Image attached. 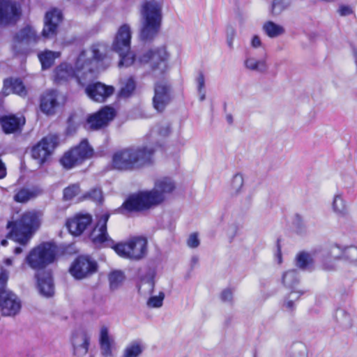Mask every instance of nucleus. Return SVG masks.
Wrapping results in <instances>:
<instances>
[{"label": "nucleus", "instance_id": "obj_54", "mask_svg": "<svg viewBox=\"0 0 357 357\" xmlns=\"http://www.w3.org/2000/svg\"><path fill=\"white\" fill-rule=\"evenodd\" d=\"M286 306L288 309L291 310H293L294 308V301H289L287 302L286 303Z\"/></svg>", "mask_w": 357, "mask_h": 357}, {"label": "nucleus", "instance_id": "obj_49", "mask_svg": "<svg viewBox=\"0 0 357 357\" xmlns=\"http://www.w3.org/2000/svg\"><path fill=\"white\" fill-rule=\"evenodd\" d=\"M171 132V128L169 125L160 127L158 130V133L161 136H167Z\"/></svg>", "mask_w": 357, "mask_h": 357}, {"label": "nucleus", "instance_id": "obj_53", "mask_svg": "<svg viewBox=\"0 0 357 357\" xmlns=\"http://www.w3.org/2000/svg\"><path fill=\"white\" fill-rule=\"evenodd\" d=\"M237 179L239 180L241 185H243V176H242V175L241 174H236L234 175V180L235 181V180H237Z\"/></svg>", "mask_w": 357, "mask_h": 357}, {"label": "nucleus", "instance_id": "obj_32", "mask_svg": "<svg viewBox=\"0 0 357 357\" xmlns=\"http://www.w3.org/2000/svg\"><path fill=\"white\" fill-rule=\"evenodd\" d=\"M334 247L340 250V254L337 257V259H343L349 261L355 265H357V246L349 245L344 248H340L337 245H335Z\"/></svg>", "mask_w": 357, "mask_h": 357}, {"label": "nucleus", "instance_id": "obj_29", "mask_svg": "<svg viewBox=\"0 0 357 357\" xmlns=\"http://www.w3.org/2000/svg\"><path fill=\"white\" fill-rule=\"evenodd\" d=\"M14 39L18 43H36L39 36L32 26L27 25L15 33Z\"/></svg>", "mask_w": 357, "mask_h": 357}, {"label": "nucleus", "instance_id": "obj_58", "mask_svg": "<svg viewBox=\"0 0 357 357\" xmlns=\"http://www.w3.org/2000/svg\"><path fill=\"white\" fill-rule=\"evenodd\" d=\"M72 119H73V116H71L68 119V123H70L72 121Z\"/></svg>", "mask_w": 357, "mask_h": 357}, {"label": "nucleus", "instance_id": "obj_15", "mask_svg": "<svg viewBox=\"0 0 357 357\" xmlns=\"http://www.w3.org/2000/svg\"><path fill=\"white\" fill-rule=\"evenodd\" d=\"M93 216L89 213L78 212L66 218L65 226L73 236H81L91 226Z\"/></svg>", "mask_w": 357, "mask_h": 357}, {"label": "nucleus", "instance_id": "obj_60", "mask_svg": "<svg viewBox=\"0 0 357 357\" xmlns=\"http://www.w3.org/2000/svg\"><path fill=\"white\" fill-rule=\"evenodd\" d=\"M228 119H229V121L230 122H231V116H229Z\"/></svg>", "mask_w": 357, "mask_h": 357}, {"label": "nucleus", "instance_id": "obj_21", "mask_svg": "<svg viewBox=\"0 0 357 357\" xmlns=\"http://www.w3.org/2000/svg\"><path fill=\"white\" fill-rule=\"evenodd\" d=\"M63 15L60 10L52 8L45 13L42 35L45 38H52L57 35L59 23L62 22Z\"/></svg>", "mask_w": 357, "mask_h": 357}, {"label": "nucleus", "instance_id": "obj_28", "mask_svg": "<svg viewBox=\"0 0 357 357\" xmlns=\"http://www.w3.org/2000/svg\"><path fill=\"white\" fill-rule=\"evenodd\" d=\"M3 88L7 90L10 89L13 93L17 94L21 97H25L27 95V89L23 82L20 78H7L3 81Z\"/></svg>", "mask_w": 357, "mask_h": 357}, {"label": "nucleus", "instance_id": "obj_43", "mask_svg": "<svg viewBox=\"0 0 357 357\" xmlns=\"http://www.w3.org/2000/svg\"><path fill=\"white\" fill-rule=\"evenodd\" d=\"M285 8L283 0H273L271 7V13L273 15L280 13Z\"/></svg>", "mask_w": 357, "mask_h": 357}, {"label": "nucleus", "instance_id": "obj_47", "mask_svg": "<svg viewBox=\"0 0 357 357\" xmlns=\"http://www.w3.org/2000/svg\"><path fill=\"white\" fill-rule=\"evenodd\" d=\"M221 300L224 302L225 301H231L233 298V294L231 289H224L220 295Z\"/></svg>", "mask_w": 357, "mask_h": 357}, {"label": "nucleus", "instance_id": "obj_4", "mask_svg": "<svg viewBox=\"0 0 357 357\" xmlns=\"http://www.w3.org/2000/svg\"><path fill=\"white\" fill-rule=\"evenodd\" d=\"M56 258V246L50 242H43L29 251L25 261L31 268L38 271L54 263Z\"/></svg>", "mask_w": 357, "mask_h": 357}, {"label": "nucleus", "instance_id": "obj_14", "mask_svg": "<svg viewBox=\"0 0 357 357\" xmlns=\"http://www.w3.org/2000/svg\"><path fill=\"white\" fill-rule=\"evenodd\" d=\"M116 114L117 112L114 107L111 105H105L97 112L89 114L86 122L91 130H100L107 127L114 119Z\"/></svg>", "mask_w": 357, "mask_h": 357}, {"label": "nucleus", "instance_id": "obj_41", "mask_svg": "<svg viewBox=\"0 0 357 357\" xmlns=\"http://www.w3.org/2000/svg\"><path fill=\"white\" fill-rule=\"evenodd\" d=\"M164 298V293L160 292L158 296H151L149 298L147 305L149 307H160L162 305Z\"/></svg>", "mask_w": 357, "mask_h": 357}, {"label": "nucleus", "instance_id": "obj_23", "mask_svg": "<svg viewBox=\"0 0 357 357\" xmlns=\"http://www.w3.org/2000/svg\"><path fill=\"white\" fill-rule=\"evenodd\" d=\"M78 69H75L71 64L67 63H60L54 70V81L59 84L75 79L80 82Z\"/></svg>", "mask_w": 357, "mask_h": 357}, {"label": "nucleus", "instance_id": "obj_57", "mask_svg": "<svg viewBox=\"0 0 357 357\" xmlns=\"http://www.w3.org/2000/svg\"><path fill=\"white\" fill-rule=\"evenodd\" d=\"M1 244L3 245V246H6L8 245V241L6 239H3L1 241Z\"/></svg>", "mask_w": 357, "mask_h": 357}, {"label": "nucleus", "instance_id": "obj_8", "mask_svg": "<svg viewBox=\"0 0 357 357\" xmlns=\"http://www.w3.org/2000/svg\"><path fill=\"white\" fill-rule=\"evenodd\" d=\"M94 151L86 139H83L76 146L66 151L60 159V162L66 169H71L81 165L93 157Z\"/></svg>", "mask_w": 357, "mask_h": 357}, {"label": "nucleus", "instance_id": "obj_25", "mask_svg": "<svg viewBox=\"0 0 357 357\" xmlns=\"http://www.w3.org/2000/svg\"><path fill=\"white\" fill-rule=\"evenodd\" d=\"M176 188L175 183L169 177L165 176L157 179L154 183L153 190L148 192H153L162 199L161 204L165 200L166 195L172 193Z\"/></svg>", "mask_w": 357, "mask_h": 357}, {"label": "nucleus", "instance_id": "obj_16", "mask_svg": "<svg viewBox=\"0 0 357 357\" xmlns=\"http://www.w3.org/2000/svg\"><path fill=\"white\" fill-rule=\"evenodd\" d=\"M84 91L91 100L103 103L114 93L115 88L98 81L88 84Z\"/></svg>", "mask_w": 357, "mask_h": 357}, {"label": "nucleus", "instance_id": "obj_24", "mask_svg": "<svg viewBox=\"0 0 357 357\" xmlns=\"http://www.w3.org/2000/svg\"><path fill=\"white\" fill-rule=\"evenodd\" d=\"M71 342L75 356H84L89 351L90 337L85 331H76L72 335Z\"/></svg>", "mask_w": 357, "mask_h": 357}, {"label": "nucleus", "instance_id": "obj_6", "mask_svg": "<svg viewBox=\"0 0 357 357\" xmlns=\"http://www.w3.org/2000/svg\"><path fill=\"white\" fill-rule=\"evenodd\" d=\"M147 250V238L142 236H131L125 241L117 243L115 246V252L119 257L133 261L144 258Z\"/></svg>", "mask_w": 357, "mask_h": 357}, {"label": "nucleus", "instance_id": "obj_50", "mask_svg": "<svg viewBox=\"0 0 357 357\" xmlns=\"http://www.w3.org/2000/svg\"><path fill=\"white\" fill-rule=\"evenodd\" d=\"M7 170L5 163L0 158V179H2L6 176Z\"/></svg>", "mask_w": 357, "mask_h": 357}, {"label": "nucleus", "instance_id": "obj_40", "mask_svg": "<svg viewBox=\"0 0 357 357\" xmlns=\"http://www.w3.org/2000/svg\"><path fill=\"white\" fill-rule=\"evenodd\" d=\"M125 277L121 271H113L110 273L109 280L112 289H116L123 281Z\"/></svg>", "mask_w": 357, "mask_h": 357}, {"label": "nucleus", "instance_id": "obj_12", "mask_svg": "<svg viewBox=\"0 0 357 357\" xmlns=\"http://www.w3.org/2000/svg\"><path fill=\"white\" fill-rule=\"evenodd\" d=\"M98 270V262L89 255H79L72 262L69 273L76 280L90 278Z\"/></svg>", "mask_w": 357, "mask_h": 357}, {"label": "nucleus", "instance_id": "obj_46", "mask_svg": "<svg viewBox=\"0 0 357 357\" xmlns=\"http://www.w3.org/2000/svg\"><path fill=\"white\" fill-rule=\"evenodd\" d=\"M197 89L198 91L202 93V91L205 86V79L204 75L202 72H200L198 75V77L197 78Z\"/></svg>", "mask_w": 357, "mask_h": 357}, {"label": "nucleus", "instance_id": "obj_5", "mask_svg": "<svg viewBox=\"0 0 357 357\" xmlns=\"http://www.w3.org/2000/svg\"><path fill=\"white\" fill-rule=\"evenodd\" d=\"M131 31L126 24L121 25L118 29L114 41L112 49L119 54V67H129L135 61V54L130 51Z\"/></svg>", "mask_w": 357, "mask_h": 357}, {"label": "nucleus", "instance_id": "obj_52", "mask_svg": "<svg viewBox=\"0 0 357 357\" xmlns=\"http://www.w3.org/2000/svg\"><path fill=\"white\" fill-rule=\"evenodd\" d=\"M278 257H279V262L281 263L282 261V253H281V247L280 245V241L278 240Z\"/></svg>", "mask_w": 357, "mask_h": 357}, {"label": "nucleus", "instance_id": "obj_61", "mask_svg": "<svg viewBox=\"0 0 357 357\" xmlns=\"http://www.w3.org/2000/svg\"><path fill=\"white\" fill-rule=\"evenodd\" d=\"M229 46H231V41H229Z\"/></svg>", "mask_w": 357, "mask_h": 357}, {"label": "nucleus", "instance_id": "obj_45", "mask_svg": "<svg viewBox=\"0 0 357 357\" xmlns=\"http://www.w3.org/2000/svg\"><path fill=\"white\" fill-rule=\"evenodd\" d=\"M333 207L335 211L342 213L344 210V205L343 200L340 195H336L334 197L333 202Z\"/></svg>", "mask_w": 357, "mask_h": 357}, {"label": "nucleus", "instance_id": "obj_33", "mask_svg": "<svg viewBox=\"0 0 357 357\" xmlns=\"http://www.w3.org/2000/svg\"><path fill=\"white\" fill-rule=\"evenodd\" d=\"M296 265L301 270L311 269L314 264L312 256L307 252L301 251L296 256Z\"/></svg>", "mask_w": 357, "mask_h": 357}, {"label": "nucleus", "instance_id": "obj_30", "mask_svg": "<svg viewBox=\"0 0 357 357\" xmlns=\"http://www.w3.org/2000/svg\"><path fill=\"white\" fill-rule=\"evenodd\" d=\"M298 273L295 270H289L284 272L282 275V284L291 289V294L298 293L299 296L304 294L303 291H297L296 286L298 284Z\"/></svg>", "mask_w": 357, "mask_h": 357}, {"label": "nucleus", "instance_id": "obj_9", "mask_svg": "<svg viewBox=\"0 0 357 357\" xmlns=\"http://www.w3.org/2000/svg\"><path fill=\"white\" fill-rule=\"evenodd\" d=\"M8 280V273L2 270L0 272V309L3 315L13 316L20 311L21 303L12 291L6 289Z\"/></svg>", "mask_w": 357, "mask_h": 357}, {"label": "nucleus", "instance_id": "obj_27", "mask_svg": "<svg viewBox=\"0 0 357 357\" xmlns=\"http://www.w3.org/2000/svg\"><path fill=\"white\" fill-rule=\"evenodd\" d=\"M113 340L109 335L108 328L103 326L100 328L99 344L101 349L102 354L105 357L112 356Z\"/></svg>", "mask_w": 357, "mask_h": 357}, {"label": "nucleus", "instance_id": "obj_62", "mask_svg": "<svg viewBox=\"0 0 357 357\" xmlns=\"http://www.w3.org/2000/svg\"><path fill=\"white\" fill-rule=\"evenodd\" d=\"M84 54V52H82L81 54H79V57L82 56V54Z\"/></svg>", "mask_w": 357, "mask_h": 357}, {"label": "nucleus", "instance_id": "obj_51", "mask_svg": "<svg viewBox=\"0 0 357 357\" xmlns=\"http://www.w3.org/2000/svg\"><path fill=\"white\" fill-rule=\"evenodd\" d=\"M251 45L253 47H255V48L261 46V42L258 36L255 35L252 37V39L251 41Z\"/></svg>", "mask_w": 357, "mask_h": 357}, {"label": "nucleus", "instance_id": "obj_13", "mask_svg": "<svg viewBox=\"0 0 357 357\" xmlns=\"http://www.w3.org/2000/svg\"><path fill=\"white\" fill-rule=\"evenodd\" d=\"M66 98L56 89H48L43 92L40 97V109L47 116L56 114L57 111L63 107Z\"/></svg>", "mask_w": 357, "mask_h": 357}, {"label": "nucleus", "instance_id": "obj_20", "mask_svg": "<svg viewBox=\"0 0 357 357\" xmlns=\"http://www.w3.org/2000/svg\"><path fill=\"white\" fill-rule=\"evenodd\" d=\"M109 217V213H105L100 217L97 222L98 234L93 238L92 241L95 244L100 245L102 248H112L115 252V246L117 243H115L107 232V222Z\"/></svg>", "mask_w": 357, "mask_h": 357}, {"label": "nucleus", "instance_id": "obj_22", "mask_svg": "<svg viewBox=\"0 0 357 357\" xmlns=\"http://www.w3.org/2000/svg\"><path fill=\"white\" fill-rule=\"evenodd\" d=\"M170 100V85L167 81H158L155 84L153 104L158 112H162Z\"/></svg>", "mask_w": 357, "mask_h": 357}, {"label": "nucleus", "instance_id": "obj_37", "mask_svg": "<svg viewBox=\"0 0 357 357\" xmlns=\"http://www.w3.org/2000/svg\"><path fill=\"white\" fill-rule=\"evenodd\" d=\"M82 200L89 199L95 202H102V192L100 188H93L88 192L83 194L82 197Z\"/></svg>", "mask_w": 357, "mask_h": 357}, {"label": "nucleus", "instance_id": "obj_31", "mask_svg": "<svg viewBox=\"0 0 357 357\" xmlns=\"http://www.w3.org/2000/svg\"><path fill=\"white\" fill-rule=\"evenodd\" d=\"M61 53L59 52H54L51 50H44L38 54V59L41 63L42 69H48L52 67L55 59L59 57Z\"/></svg>", "mask_w": 357, "mask_h": 357}, {"label": "nucleus", "instance_id": "obj_56", "mask_svg": "<svg viewBox=\"0 0 357 357\" xmlns=\"http://www.w3.org/2000/svg\"><path fill=\"white\" fill-rule=\"evenodd\" d=\"M22 248H21L20 247H16L14 250L15 255H19V254L22 253Z\"/></svg>", "mask_w": 357, "mask_h": 357}, {"label": "nucleus", "instance_id": "obj_11", "mask_svg": "<svg viewBox=\"0 0 357 357\" xmlns=\"http://www.w3.org/2000/svg\"><path fill=\"white\" fill-rule=\"evenodd\" d=\"M58 145L59 137L56 135H50L43 137L31 147V158L35 160L40 166H42L50 160Z\"/></svg>", "mask_w": 357, "mask_h": 357}, {"label": "nucleus", "instance_id": "obj_10", "mask_svg": "<svg viewBox=\"0 0 357 357\" xmlns=\"http://www.w3.org/2000/svg\"><path fill=\"white\" fill-rule=\"evenodd\" d=\"M169 53L165 46L149 49L139 56L140 63H149L152 70H160L164 75L169 68Z\"/></svg>", "mask_w": 357, "mask_h": 357}, {"label": "nucleus", "instance_id": "obj_38", "mask_svg": "<svg viewBox=\"0 0 357 357\" xmlns=\"http://www.w3.org/2000/svg\"><path fill=\"white\" fill-rule=\"evenodd\" d=\"M80 188L78 183L71 184L63 189V199L65 201L72 200L79 192Z\"/></svg>", "mask_w": 357, "mask_h": 357}, {"label": "nucleus", "instance_id": "obj_42", "mask_svg": "<svg viewBox=\"0 0 357 357\" xmlns=\"http://www.w3.org/2000/svg\"><path fill=\"white\" fill-rule=\"evenodd\" d=\"M245 64L248 68L251 70H261L266 68L265 61H256L252 58L246 59Z\"/></svg>", "mask_w": 357, "mask_h": 357}, {"label": "nucleus", "instance_id": "obj_1", "mask_svg": "<svg viewBox=\"0 0 357 357\" xmlns=\"http://www.w3.org/2000/svg\"><path fill=\"white\" fill-rule=\"evenodd\" d=\"M159 150H163L160 144L123 148L113 153L111 165L112 169L119 171H131L151 166L154 164L156 153Z\"/></svg>", "mask_w": 357, "mask_h": 357}, {"label": "nucleus", "instance_id": "obj_55", "mask_svg": "<svg viewBox=\"0 0 357 357\" xmlns=\"http://www.w3.org/2000/svg\"><path fill=\"white\" fill-rule=\"evenodd\" d=\"M4 264L7 266H10L13 264V259L11 258H6L4 259Z\"/></svg>", "mask_w": 357, "mask_h": 357}, {"label": "nucleus", "instance_id": "obj_18", "mask_svg": "<svg viewBox=\"0 0 357 357\" xmlns=\"http://www.w3.org/2000/svg\"><path fill=\"white\" fill-rule=\"evenodd\" d=\"M20 16V6L16 1L0 0V26L15 24Z\"/></svg>", "mask_w": 357, "mask_h": 357}, {"label": "nucleus", "instance_id": "obj_48", "mask_svg": "<svg viewBox=\"0 0 357 357\" xmlns=\"http://www.w3.org/2000/svg\"><path fill=\"white\" fill-rule=\"evenodd\" d=\"M338 13L341 16H347L353 13L352 8L347 5H341L339 7Z\"/></svg>", "mask_w": 357, "mask_h": 357}, {"label": "nucleus", "instance_id": "obj_44", "mask_svg": "<svg viewBox=\"0 0 357 357\" xmlns=\"http://www.w3.org/2000/svg\"><path fill=\"white\" fill-rule=\"evenodd\" d=\"M199 239L198 238V233L194 232L192 233L188 240H187V245L190 248H196L199 245Z\"/></svg>", "mask_w": 357, "mask_h": 357}, {"label": "nucleus", "instance_id": "obj_3", "mask_svg": "<svg viewBox=\"0 0 357 357\" xmlns=\"http://www.w3.org/2000/svg\"><path fill=\"white\" fill-rule=\"evenodd\" d=\"M143 22L140 38L144 41L152 40L158 33L162 24V3L155 0H146L141 10Z\"/></svg>", "mask_w": 357, "mask_h": 357}, {"label": "nucleus", "instance_id": "obj_36", "mask_svg": "<svg viewBox=\"0 0 357 357\" xmlns=\"http://www.w3.org/2000/svg\"><path fill=\"white\" fill-rule=\"evenodd\" d=\"M143 349L140 342H132L126 348L123 357H138L142 353Z\"/></svg>", "mask_w": 357, "mask_h": 357}, {"label": "nucleus", "instance_id": "obj_17", "mask_svg": "<svg viewBox=\"0 0 357 357\" xmlns=\"http://www.w3.org/2000/svg\"><path fill=\"white\" fill-rule=\"evenodd\" d=\"M91 50V58L84 62L82 68H86L89 73L106 69L110 62L109 56L105 52L100 51L99 45H93Z\"/></svg>", "mask_w": 357, "mask_h": 357}, {"label": "nucleus", "instance_id": "obj_26", "mask_svg": "<svg viewBox=\"0 0 357 357\" xmlns=\"http://www.w3.org/2000/svg\"><path fill=\"white\" fill-rule=\"evenodd\" d=\"M36 276L40 294L47 297L52 296L54 290L52 274L50 273H38Z\"/></svg>", "mask_w": 357, "mask_h": 357}, {"label": "nucleus", "instance_id": "obj_19", "mask_svg": "<svg viewBox=\"0 0 357 357\" xmlns=\"http://www.w3.org/2000/svg\"><path fill=\"white\" fill-rule=\"evenodd\" d=\"M26 124V119L23 115L8 114L0 116L1 131L5 135L20 134Z\"/></svg>", "mask_w": 357, "mask_h": 357}, {"label": "nucleus", "instance_id": "obj_2", "mask_svg": "<svg viewBox=\"0 0 357 357\" xmlns=\"http://www.w3.org/2000/svg\"><path fill=\"white\" fill-rule=\"evenodd\" d=\"M40 225L38 214L35 211H26L17 220L8 222L7 228L10 231L7 237L21 245H26Z\"/></svg>", "mask_w": 357, "mask_h": 357}, {"label": "nucleus", "instance_id": "obj_35", "mask_svg": "<svg viewBox=\"0 0 357 357\" xmlns=\"http://www.w3.org/2000/svg\"><path fill=\"white\" fill-rule=\"evenodd\" d=\"M263 30L270 38L278 37L284 33V29L272 21H267L263 25Z\"/></svg>", "mask_w": 357, "mask_h": 357}, {"label": "nucleus", "instance_id": "obj_59", "mask_svg": "<svg viewBox=\"0 0 357 357\" xmlns=\"http://www.w3.org/2000/svg\"><path fill=\"white\" fill-rule=\"evenodd\" d=\"M204 97H205V95H204V94H202V97H201V100H204Z\"/></svg>", "mask_w": 357, "mask_h": 357}, {"label": "nucleus", "instance_id": "obj_39", "mask_svg": "<svg viewBox=\"0 0 357 357\" xmlns=\"http://www.w3.org/2000/svg\"><path fill=\"white\" fill-rule=\"evenodd\" d=\"M33 196L34 193L33 192L26 188H22L15 193L14 200L19 203H24L29 201Z\"/></svg>", "mask_w": 357, "mask_h": 357}, {"label": "nucleus", "instance_id": "obj_7", "mask_svg": "<svg viewBox=\"0 0 357 357\" xmlns=\"http://www.w3.org/2000/svg\"><path fill=\"white\" fill-rule=\"evenodd\" d=\"M162 199L153 192L141 191L129 195L123 202L120 210L127 212H140L161 204Z\"/></svg>", "mask_w": 357, "mask_h": 357}, {"label": "nucleus", "instance_id": "obj_34", "mask_svg": "<svg viewBox=\"0 0 357 357\" xmlns=\"http://www.w3.org/2000/svg\"><path fill=\"white\" fill-rule=\"evenodd\" d=\"M136 89V82L133 77H128L119 91V97L128 98L131 97Z\"/></svg>", "mask_w": 357, "mask_h": 357}]
</instances>
